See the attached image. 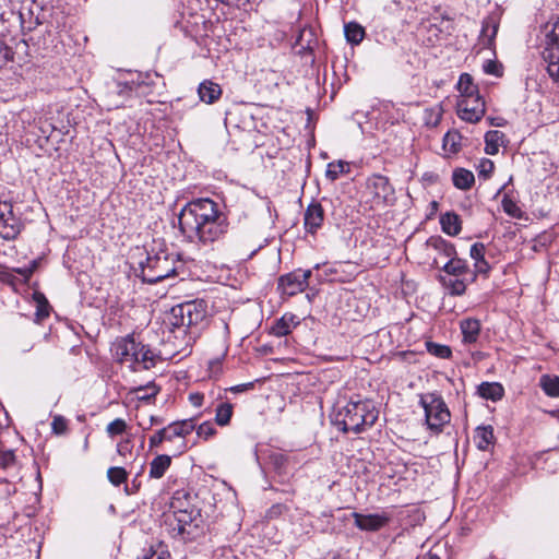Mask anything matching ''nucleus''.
I'll list each match as a JSON object with an SVG mask.
<instances>
[{
    "label": "nucleus",
    "instance_id": "13",
    "mask_svg": "<svg viewBox=\"0 0 559 559\" xmlns=\"http://www.w3.org/2000/svg\"><path fill=\"white\" fill-rule=\"evenodd\" d=\"M352 518L357 528L364 532H378L385 527L392 520V516L386 511L380 513L364 514L353 512Z\"/></svg>",
    "mask_w": 559,
    "mask_h": 559
},
{
    "label": "nucleus",
    "instance_id": "27",
    "mask_svg": "<svg viewBox=\"0 0 559 559\" xmlns=\"http://www.w3.org/2000/svg\"><path fill=\"white\" fill-rule=\"evenodd\" d=\"M136 366H141L143 369H151L155 366L157 356L146 345L139 342V350H136Z\"/></svg>",
    "mask_w": 559,
    "mask_h": 559
},
{
    "label": "nucleus",
    "instance_id": "21",
    "mask_svg": "<svg viewBox=\"0 0 559 559\" xmlns=\"http://www.w3.org/2000/svg\"><path fill=\"white\" fill-rule=\"evenodd\" d=\"M440 282L451 296L464 295L468 283L465 277L452 276H440Z\"/></svg>",
    "mask_w": 559,
    "mask_h": 559
},
{
    "label": "nucleus",
    "instance_id": "33",
    "mask_svg": "<svg viewBox=\"0 0 559 559\" xmlns=\"http://www.w3.org/2000/svg\"><path fill=\"white\" fill-rule=\"evenodd\" d=\"M233 405L228 402L218 404L215 411V423L218 426L228 425L233 416Z\"/></svg>",
    "mask_w": 559,
    "mask_h": 559
},
{
    "label": "nucleus",
    "instance_id": "22",
    "mask_svg": "<svg viewBox=\"0 0 559 559\" xmlns=\"http://www.w3.org/2000/svg\"><path fill=\"white\" fill-rule=\"evenodd\" d=\"M463 335V342L473 344L477 341L480 333V322L477 319H465L460 324Z\"/></svg>",
    "mask_w": 559,
    "mask_h": 559
},
{
    "label": "nucleus",
    "instance_id": "24",
    "mask_svg": "<svg viewBox=\"0 0 559 559\" xmlns=\"http://www.w3.org/2000/svg\"><path fill=\"white\" fill-rule=\"evenodd\" d=\"M474 440L479 450L486 451L495 442V435L492 426L477 427L474 435Z\"/></svg>",
    "mask_w": 559,
    "mask_h": 559
},
{
    "label": "nucleus",
    "instance_id": "58",
    "mask_svg": "<svg viewBox=\"0 0 559 559\" xmlns=\"http://www.w3.org/2000/svg\"><path fill=\"white\" fill-rule=\"evenodd\" d=\"M143 559H170V555L164 550H152L148 555L144 556Z\"/></svg>",
    "mask_w": 559,
    "mask_h": 559
},
{
    "label": "nucleus",
    "instance_id": "30",
    "mask_svg": "<svg viewBox=\"0 0 559 559\" xmlns=\"http://www.w3.org/2000/svg\"><path fill=\"white\" fill-rule=\"evenodd\" d=\"M349 163L344 160L331 162L328 164L325 176L329 180L335 181L341 175L348 174Z\"/></svg>",
    "mask_w": 559,
    "mask_h": 559
},
{
    "label": "nucleus",
    "instance_id": "1",
    "mask_svg": "<svg viewBox=\"0 0 559 559\" xmlns=\"http://www.w3.org/2000/svg\"><path fill=\"white\" fill-rule=\"evenodd\" d=\"M178 224L185 237L203 245L219 240L229 229L227 215L209 198L188 202L178 215Z\"/></svg>",
    "mask_w": 559,
    "mask_h": 559
},
{
    "label": "nucleus",
    "instance_id": "26",
    "mask_svg": "<svg viewBox=\"0 0 559 559\" xmlns=\"http://www.w3.org/2000/svg\"><path fill=\"white\" fill-rule=\"evenodd\" d=\"M457 90L460 92V98H469L479 95L478 86L473 82V78L468 73L460 75Z\"/></svg>",
    "mask_w": 559,
    "mask_h": 559
},
{
    "label": "nucleus",
    "instance_id": "10",
    "mask_svg": "<svg viewBox=\"0 0 559 559\" xmlns=\"http://www.w3.org/2000/svg\"><path fill=\"white\" fill-rule=\"evenodd\" d=\"M312 272L310 270L301 271L296 270L294 272L280 276L277 282V290L285 296L292 297L308 287V281Z\"/></svg>",
    "mask_w": 559,
    "mask_h": 559
},
{
    "label": "nucleus",
    "instance_id": "5",
    "mask_svg": "<svg viewBox=\"0 0 559 559\" xmlns=\"http://www.w3.org/2000/svg\"><path fill=\"white\" fill-rule=\"evenodd\" d=\"M178 498L170 502L175 521L177 522V534L183 539L193 540L201 536L203 531V519L200 509L194 506H188V509L180 510L181 503Z\"/></svg>",
    "mask_w": 559,
    "mask_h": 559
},
{
    "label": "nucleus",
    "instance_id": "59",
    "mask_svg": "<svg viewBox=\"0 0 559 559\" xmlns=\"http://www.w3.org/2000/svg\"><path fill=\"white\" fill-rule=\"evenodd\" d=\"M0 278L10 284V285H15L16 283V277L14 275V272L11 270V271H3L0 273Z\"/></svg>",
    "mask_w": 559,
    "mask_h": 559
},
{
    "label": "nucleus",
    "instance_id": "29",
    "mask_svg": "<svg viewBox=\"0 0 559 559\" xmlns=\"http://www.w3.org/2000/svg\"><path fill=\"white\" fill-rule=\"evenodd\" d=\"M540 388L550 397L559 396V377L544 374L539 380Z\"/></svg>",
    "mask_w": 559,
    "mask_h": 559
},
{
    "label": "nucleus",
    "instance_id": "17",
    "mask_svg": "<svg viewBox=\"0 0 559 559\" xmlns=\"http://www.w3.org/2000/svg\"><path fill=\"white\" fill-rule=\"evenodd\" d=\"M426 246L433 249L439 255L454 258L457 254L453 243L447 241L441 236H431L427 239Z\"/></svg>",
    "mask_w": 559,
    "mask_h": 559
},
{
    "label": "nucleus",
    "instance_id": "35",
    "mask_svg": "<svg viewBox=\"0 0 559 559\" xmlns=\"http://www.w3.org/2000/svg\"><path fill=\"white\" fill-rule=\"evenodd\" d=\"M461 140L462 136L457 131H449L443 138V148L455 154L461 150Z\"/></svg>",
    "mask_w": 559,
    "mask_h": 559
},
{
    "label": "nucleus",
    "instance_id": "28",
    "mask_svg": "<svg viewBox=\"0 0 559 559\" xmlns=\"http://www.w3.org/2000/svg\"><path fill=\"white\" fill-rule=\"evenodd\" d=\"M504 134L498 130L488 131L485 134V152L488 155H495L499 151L500 142H502Z\"/></svg>",
    "mask_w": 559,
    "mask_h": 559
},
{
    "label": "nucleus",
    "instance_id": "53",
    "mask_svg": "<svg viewBox=\"0 0 559 559\" xmlns=\"http://www.w3.org/2000/svg\"><path fill=\"white\" fill-rule=\"evenodd\" d=\"M441 546H433L429 551L424 554L423 556H418L416 559H441Z\"/></svg>",
    "mask_w": 559,
    "mask_h": 559
},
{
    "label": "nucleus",
    "instance_id": "49",
    "mask_svg": "<svg viewBox=\"0 0 559 559\" xmlns=\"http://www.w3.org/2000/svg\"><path fill=\"white\" fill-rule=\"evenodd\" d=\"M132 441L130 438L123 439L117 444V453L123 457L131 454L132 452Z\"/></svg>",
    "mask_w": 559,
    "mask_h": 559
},
{
    "label": "nucleus",
    "instance_id": "54",
    "mask_svg": "<svg viewBox=\"0 0 559 559\" xmlns=\"http://www.w3.org/2000/svg\"><path fill=\"white\" fill-rule=\"evenodd\" d=\"M190 497V495L186 491H176L171 498V501L175 500L176 498H178V502L181 503V508L180 510H185V509H188V506H192L189 501H188V498Z\"/></svg>",
    "mask_w": 559,
    "mask_h": 559
},
{
    "label": "nucleus",
    "instance_id": "23",
    "mask_svg": "<svg viewBox=\"0 0 559 559\" xmlns=\"http://www.w3.org/2000/svg\"><path fill=\"white\" fill-rule=\"evenodd\" d=\"M171 465V457L167 454H159L150 463L148 476L154 479L162 478Z\"/></svg>",
    "mask_w": 559,
    "mask_h": 559
},
{
    "label": "nucleus",
    "instance_id": "3",
    "mask_svg": "<svg viewBox=\"0 0 559 559\" xmlns=\"http://www.w3.org/2000/svg\"><path fill=\"white\" fill-rule=\"evenodd\" d=\"M140 266L143 281L156 284L183 273L185 264L176 253L159 248L148 251L145 262H141Z\"/></svg>",
    "mask_w": 559,
    "mask_h": 559
},
{
    "label": "nucleus",
    "instance_id": "34",
    "mask_svg": "<svg viewBox=\"0 0 559 559\" xmlns=\"http://www.w3.org/2000/svg\"><path fill=\"white\" fill-rule=\"evenodd\" d=\"M158 392L159 388L154 382L133 389V393H135L136 399L145 402H150L158 394Z\"/></svg>",
    "mask_w": 559,
    "mask_h": 559
},
{
    "label": "nucleus",
    "instance_id": "32",
    "mask_svg": "<svg viewBox=\"0 0 559 559\" xmlns=\"http://www.w3.org/2000/svg\"><path fill=\"white\" fill-rule=\"evenodd\" d=\"M344 32L347 41L354 45H358L365 37L364 27L355 22L345 24Z\"/></svg>",
    "mask_w": 559,
    "mask_h": 559
},
{
    "label": "nucleus",
    "instance_id": "2",
    "mask_svg": "<svg viewBox=\"0 0 559 559\" xmlns=\"http://www.w3.org/2000/svg\"><path fill=\"white\" fill-rule=\"evenodd\" d=\"M379 417V409L371 400L349 401L332 416V424L344 433L359 435L371 428Z\"/></svg>",
    "mask_w": 559,
    "mask_h": 559
},
{
    "label": "nucleus",
    "instance_id": "63",
    "mask_svg": "<svg viewBox=\"0 0 559 559\" xmlns=\"http://www.w3.org/2000/svg\"><path fill=\"white\" fill-rule=\"evenodd\" d=\"M160 423H162V420H160L159 418H157V417H155V416H152V417H151V424H152V425H154V424H160Z\"/></svg>",
    "mask_w": 559,
    "mask_h": 559
},
{
    "label": "nucleus",
    "instance_id": "45",
    "mask_svg": "<svg viewBox=\"0 0 559 559\" xmlns=\"http://www.w3.org/2000/svg\"><path fill=\"white\" fill-rule=\"evenodd\" d=\"M13 59L14 51L12 50V48L0 40V68L9 61H13Z\"/></svg>",
    "mask_w": 559,
    "mask_h": 559
},
{
    "label": "nucleus",
    "instance_id": "56",
    "mask_svg": "<svg viewBox=\"0 0 559 559\" xmlns=\"http://www.w3.org/2000/svg\"><path fill=\"white\" fill-rule=\"evenodd\" d=\"M271 460L276 468H282L287 462V457L282 453H274L271 455Z\"/></svg>",
    "mask_w": 559,
    "mask_h": 559
},
{
    "label": "nucleus",
    "instance_id": "38",
    "mask_svg": "<svg viewBox=\"0 0 559 559\" xmlns=\"http://www.w3.org/2000/svg\"><path fill=\"white\" fill-rule=\"evenodd\" d=\"M426 346H427L428 353L438 358L447 359V358H450L452 355L451 348L447 345H442V344H438V343H433V342H427Z\"/></svg>",
    "mask_w": 559,
    "mask_h": 559
},
{
    "label": "nucleus",
    "instance_id": "31",
    "mask_svg": "<svg viewBox=\"0 0 559 559\" xmlns=\"http://www.w3.org/2000/svg\"><path fill=\"white\" fill-rule=\"evenodd\" d=\"M34 300L37 304L36 312H35V320L36 322H41L45 319H47L50 314V306L44 294L41 293H34L33 295Z\"/></svg>",
    "mask_w": 559,
    "mask_h": 559
},
{
    "label": "nucleus",
    "instance_id": "39",
    "mask_svg": "<svg viewBox=\"0 0 559 559\" xmlns=\"http://www.w3.org/2000/svg\"><path fill=\"white\" fill-rule=\"evenodd\" d=\"M128 425L124 419L116 418L110 421L106 427V432L110 438L122 435L127 431Z\"/></svg>",
    "mask_w": 559,
    "mask_h": 559
},
{
    "label": "nucleus",
    "instance_id": "43",
    "mask_svg": "<svg viewBox=\"0 0 559 559\" xmlns=\"http://www.w3.org/2000/svg\"><path fill=\"white\" fill-rule=\"evenodd\" d=\"M51 429L56 435H63L68 430V420L61 415L55 416L52 418Z\"/></svg>",
    "mask_w": 559,
    "mask_h": 559
},
{
    "label": "nucleus",
    "instance_id": "9",
    "mask_svg": "<svg viewBox=\"0 0 559 559\" xmlns=\"http://www.w3.org/2000/svg\"><path fill=\"white\" fill-rule=\"evenodd\" d=\"M22 228L23 224L14 214L12 203L0 199V237L4 240H14Z\"/></svg>",
    "mask_w": 559,
    "mask_h": 559
},
{
    "label": "nucleus",
    "instance_id": "7",
    "mask_svg": "<svg viewBox=\"0 0 559 559\" xmlns=\"http://www.w3.org/2000/svg\"><path fill=\"white\" fill-rule=\"evenodd\" d=\"M419 404L425 411L428 428L436 432H441L443 427L451 420V413L443 397L437 392L423 394L420 395Z\"/></svg>",
    "mask_w": 559,
    "mask_h": 559
},
{
    "label": "nucleus",
    "instance_id": "62",
    "mask_svg": "<svg viewBox=\"0 0 559 559\" xmlns=\"http://www.w3.org/2000/svg\"><path fill=\"white\" fill-rule=\"evenodd\" d=\"M38 266V261L37 260H33L29 265H27L26 267L27 269H32V275L34 274V272L36 271Z\"/></svg>",
    "mask_w": 559,
    "mask_h": 559
},
{
    "label": "nucleus",
    "instance_id": "48",
    "mask_svg": "<svg viewBox=\"0 0 559 559\" xmlns=\"http://www.w3.org/2000/svg\"><path fill=\"white\" fill-rule=\"evenodd\" d=\"M166 430L164 428L156 431L153 436L150 437L148 444L150 449H154L159 447L164 441H167Z\"/></svg>",
    "mask_w": 559,
    "mask_h": 559
},
{
    "label": "nucleus",
    "instance_id": "20",
    "mask_svg": "<svg viewBox=\"0 0 559 559\" xmlns=\"http://www.w3.org/2000/svg\"><path fill=\"white\" fill-rule=\"evenodd\" d=\"M441 270L447 274V276L452 277L465 276L469 271L466 260L457 258V254L454 255V258H449V261L441 267Z\"/></svg>",
    "mask_w": 559,
    "mask_h": 559
},
{
    "label": "nucleus",
    "instance_id": "60",
    "mask_svg": "<svg viewBox=\"0 0 559 559\" xmlns=\"http://www.w3.org/2000/svg\"><path fill=\"white\" fill-rule=\"evenodd\" d=\"M204 396L201 393H190L189 394V401L190 403L195 406L200 407L203 404Z\"/></svg>",
    "mask_w": 559,
    "mask_h": 559
},
{
    "label": "nucleus",
    "instance_id": "55",
    "mask_svg": "<svg viewBox=\"0 0 559 559\" xmlns=\"http://www.w3.org/2000/svg\"><path fill=\"white\" fill-rule=\"evenodd\" d=\"M287 511V507L281 503L272 506L267 511L269 518H275Z\"/></svg>",
    "mask_w": 559,
    "mask_h": 559
},
{
    "label": "nucleus",
    "instance_id": "57",
    "mask_svg": "<svg viewBox=\"0 0 559 559\" xmlns=\"http://www.w3.org/2000/svg\"><path fill=\"white\" fill-rule=\"evenodd\" d=\"M14 273L19 274L22 277L23 283H27L29 278L32 277V269L24 267H16L12 270Z\"/></svg>",
    "mask_w": 559,
    "mask_h": 559
},
{
    "label": "nucleus",
    "instance_id": "50",
    "mask_svg": "<svg viewBox=\"0 0 559 559\" xmlns=\"http://www.w3.org/2000/svg\"><path fill=\"white\" fill-rule=\"evenodd\" d=\"M495 165L490 159L484 158L479 165V175L488 178L493 171Z\"/></svg>",
    "mask_w": 559,
    "mask_h": 559
},
{
    "label": "nucleus",
    "instance_id": "52",
    "mask_svg": "<svg viewBox=\"0 0 559 559\" xmlns=\"http://www.w3.org/2000/svg\"><path fill=\"white\" fill-rule=\"evenodd\" d=\"M167 435V441H173L175 438H181L180 430L176 421L169 424L167 427H164Z\"/></svg>",
    "mask_w": 559,
    "mask_h": 559
},
{
    "label": "nucleus",
    "instance_id": "36",
    "mask_svg": "<svg viewBox=\"0 0 559 559\" xmlns=\"http://www.w3.org/2000/svg\"><path fill=\"white\" fill-rule=\"evenodd\" d=\"M107 477L114 486H120L127 481L128 473L123 467L114 466L108 468Z\"/></svg>",
    "mask_w": 559,
    "mask_h": 559
},
{
    "label": "nucleus",
    "instance_id": "16",
    "mask_svg": "<svg viewBox=\"0 0 559 559\" xmlns=\"http://www.w3.org/2000/svg\"><path fill=\"white\" fill-rule=\"evenodd\" d=\"M200 99L205 104H213L219 99L222 95V88L217 83L210 80H205L200 83L198 88Z\"/></svg>",
    "mask_w": 559,
    "mask_h": 559
},
{
    "label": "nucleus",
    "instance_id": "14",
    "mask_svg": "<svg viewBox=\"0 0 559 559\" xmlns=\"http://www.w3.org/2000/svg\"><path fill=\"white\" fill-rule=\"evenodd\" d=\"M324 222V210L319 202H311L304 215V226L307 233L314 235Z\"/></svg>",
    "mask_w": 559,
    "mask_h": 559
},
{
    "label": "nucleus",
    "instance_id": "47",
    "mask_svg": "<svg viewBox=\"0 0 559 559\" xmlns=\"http://www.w3.org/2000/svg\"><path fill=\"white\" fill-rule=\"evenodd\" d=\"M486 247L481 242H475L469 250L471 258L477 262L485 259Z\"/></svg>",
    "mask_w": 559,
    "mask_h": 559
},
{
    "label": "nucleus",
    "instance_id": "15",
    "mask_svg": "<svg viewBox=\"0 0 559 559\" xmlns=\"http://www.w3.org/2000/svg\"><path fill=\"white\" fill-rule=\"evenodd\" d=\"M299 324L297 316L293 313H285L282 318L277 319L272 325L271 332L277 337L288 335L294 328Z\"/></svg>",
    "mask_w": 559,
    "mask_h": 559
},
{
    "label": "nucleus",
    "instance_id": "46",
    "mask_svg": "<svg viewBox=\"0 0 559 559\" xmlns=\"http://www.w3.org/2000/svg\"><path fill=\"white\" fill-rule=\"evenodd\" d=\"M178 425V428L180 430L181 438H185L186 436L190 435L193 430H195V423L194 419H185L176 421Z\"/></svg>",
    "mask_w": 559,
    "mask_h": 559
},
{
    "label": "nucleus",
    "instance_id": "8",
    "mask_svg": "<svg viewBox=\"0 0 559 559\" xmlns=\"http://www.w3.org/2000/svg\"><path fill=\"white\" fill-rule=\"evenodd\" d=\"M542 57L547 63L548 74L559 84V19L546 33Z\"/></svg>",
    "mask_w": 559,
    "mask_h": 559
},
{
    "label": "nucleus",
    "instance_id": "19",
    "mask_svg": "<svg viewBox=\"0 0 559 559\" xmlns=\"http://www.w3.org/2000/svg\"><path fill=\"white\" fill-rule=\"evenodd\" d=\"M442 231L449 236H456L462 230V221L454 212H447L440 216Z\"/></svg>",
    "mask_w": 559,
    "mask_h": 559
},
{
    "label": "nucleus",
    "instance_id": "42",
    "mask_svg": "<svg viewBox=\"0 0 559 559\" xmlns=\"http://www.w3.org/2000/svg\"><path fill=\"white\" fill-rule=\"evenodd\" d=\"M16 456L12 450L0 452V468L9 469L15 466Z\"/></svg>",
    "mask_w": 559,
    "mask_h": 559
},
{
    "label": "nucleus",
    "instance_id": "4",
    "mask_svg": "<svg viewBox=\"0 0 559 559\" xmlns=\"http://www.w3.org/2000/svg\"><path fill=\"white\" fill-rule=\"evenodd\" d=\"M207 314V307L204 300L195 299L171 308L169 313V325L182 329L186 333L189 329L202 323Z\"/></svg>",
    "mask_w": 559,
    "mask_h": 559
},
{
    "label": "nucleus",
    "instance_id": "12",
    "mask_svg": "<svg viewBox=\"0 0 559 559\" xmlns=\"http://www.w3.org/2000/svg\"><path fill=\"white\" fill-rule=\"evenodd\" d=\"M485 112L486 105L480 95L469 98H460L457 102V115L464 121L476 123L480 121Z\"/></svg>",
    "mask_w": 559,
    "mask_h": 559
},
{
    "label": "nucleus",
    "instance_id": "44",
    "mask_svg": "<svg viewBox=\"0 0 559 559\" xmlns=\"http://www.w3.org/2000/svg\"><path fill=\"white\" fill-rule=\"evenodd\" d=\"M474 267H475V271H474L469 282H474L478 274L487 276L490 271V265L486 261V259L475 262Z\"/></svg>",
    "mask_w": 559,
    "mask_h": 559
},
{
    "label": "nucleus",
    "instance_id": "6",
    "mask_svg": "<svg viewBox=\"0 0 559 559\" xmlns=\"http://www.w3.org/2000/svg\"><path fill=\"white\" fill-rule=\"evenodd\" d=\"M366 203L372 210L391 206L395 202V189L386 176L373 174L366 179Z\"/></svg>",
    "mask_w": 559,
    "mask_h": 559
},
{
    "label": "nucleus",
    "instance_id": "64",
    "mask_svg": "<svg viewBox=\"0 0 559 559\" xmlns=\"http://www.w3.org/2000/svg\"><path fill=\"white\" fill-rule=\"evenodd\" d=\"M554 415L559 419V409H557Z\"/></svg>",
    "mask_w": 559,
    "mask_h": 559
},
{
    "label": "nucleus",
    "instance_id": "11",
    "mask_svg": "<svg viewBox=\"0 0 559 559\" xmlns=\"http://www.w3.org/2000/svg\"><path fill=\"white\" fill-rule=\"evenodd\" d=\"M136 350H139V342L135 341L133 334L118 337L111 345V354L116 361L120 364H129L134 370L136 362Z\"/></svg>",
    "mask_w": 559,
    "mask_h": 559
},
{
    "label": "nucleus",
    "instance_id": "25",
    "mask_svg": "<svg viewBox=\"0 0 559 559\" xmlns=\"http://www.w3.org/2000/svg\"><path fill=\"white\" fill-rule=\"evenodd\" d=\"M452 181L455 188L468 190L475 182L474 174L465 168H456L452 174Z\"/></svg>",
    "mask_w": 559,
    "mask_h": 559
},
{
    "label": "nucleus",
    "instance_id": "40",
    "mask_svg": "<svg viewBox=\"0 0 559 559\" xmlns=\"http://www.w3.org/2000/svg\"><path fill=\"white\" fill-rule=\"evenodd\" d=\"M498 32V24L492 19L483 22L481 36L487 37V45L490 46Z\"/></svg>",
    "mask_w": 559,
    "mask_h": 559
},
{
    "label": "nucleus",
    "instance_id": "37",
    "mask_svg": "<svg viewBox=\"0 0 559 559\" xmlns=\"http://www.w3.org/2000/svg\"><path fill=\"white\" fill-rule=\"evenodd\" d=\"M502 209L506 214L513 218H521L523 215L522 210L518 206L516 202L513 201L508 194H504L501 201Z\"/></svg>",
    "mask_w": 559,
    "mask_h": 559
},
{
    "label": "nucleus",
    "instance_id": "51",
    "mask_svg": "<svg viewBox=\"0 0 559 559\" xmlns=\"http://www.w3.org/2000/svg\"><path fill=\"white\" fill-rule=\"evenodd\" d=\"M484 71L487 74H492V75H496V76H500L501 75L500 66L496 61H492V60H487L484 63Z\"/></svg>",
    "mask_w": 559,
    "mask_h": 559
},
{
    "label": "nucleus",
    "instance_id": "18",
    "mask_svg": "<svg viewBox=\"0 0 559 559\" xmlns=\"http://www.w3.org/2000/svg\"><path fill=\"white\" fill-rule=\"evenodd\" d=\"M477 393L485 400L500 401L504 395L503 386L498 382H481L477 386Z\"/></svg>",
    "mask_w": 559,
    "mask_h": 559
},
{
    "label": "nucleus",
    "instance_id": "41",
    "mask_svg": "<svg viewBox=\"0 0 559 559\" xmlns=\"http://www.w3.org/2000/svg\"><path fill=\"white\" fill-rule=\"evenodd\" d=\"M197 435L203 440H209L216 435V429L211 421H204L200 426H195Z\"/></svg>",
    "mask_w": 559,
    "mask_h": 559
},
{
    "label": "nucleus",
    "instance_id": "61",
    "mask_svg": "<svg viewBox=\"0 0 559 559\" xmlns=\"http://www.w3.org/2000/svg\"><path fill=\"white\" fill-rule=\"evenodd\" d=\"M488 120L491 126L496 127H502L506 123L504 119L502 118H489Z\"/></svg>",
    "mask_w": 559,
    "mask_h": 559
}]
</instances>
